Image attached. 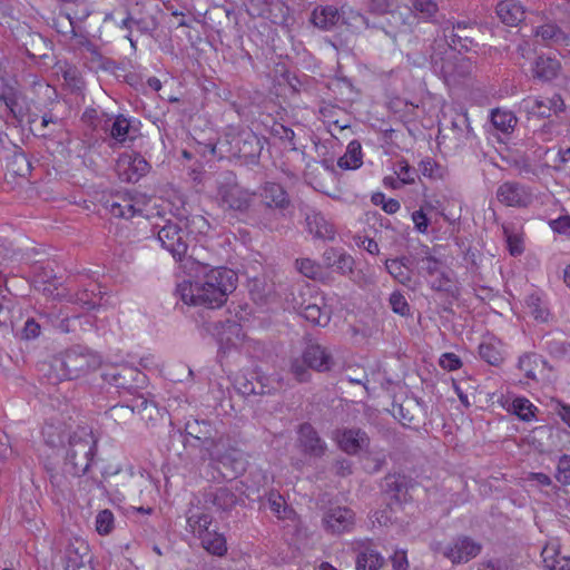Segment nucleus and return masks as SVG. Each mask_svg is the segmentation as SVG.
<instances>
[{
    "label": "nucleus",
    "instance_id": "nucleus-64",
    "mask_svg": "<svg viewBox=\"0 0 570 570\" xmlns=\"http://www.w3.org/2000/svg\"><path fill=\"white\" fill-rule=\"evenodd\" d=\"M556 479L563 485L570 484V455H562L557 465Z\"/></svg>",
    "mask_w": 570,
    "mask_h": 570
},
{
    "label": "nucleus",
    "instance_id": "nucleus-45",
    "mask_svg": "<svg viewBox=\"0 0 570 570\" xmlns=\"http://www.w3.org/2000/svg\"><path fill=\"white\" fill-rule=\"evenodd\" d=\"M23 46L26 47V52L31 58L46 57L49 50V42L40 33H29Z\"/></svg>",
    "mask_w": 570,
    "mask_h": 570
},
{
    "label": "nucleus",
    "instance_id": "nucleus-32",
    "mask_svg": "<svg viewBox=\"0 0 570 570\" xmlns=\"http://www.w3.org/2000/svg\"><path fill=\"white\" fill-rule=\"evenodd\" d=\"M235 386L244 396L264 395L271 392L268 386L255 374H252L250 377L246 375L238 376Z\"/></svg>",
    "mask_w": 570,
    "mask_h": 570
},
{
    "label": "nucleus",
    "instance_id": "nucleus-50",
    "mask_svg": "<svg viewBox=\"0 0 570 570\" xmlns=\"http://www.w3.org/2000/svg\"><path fill=\"white\" fill-rule=\"evenodd\" d=\"M184 230L187 232V237L191 235L206 234L209 229V224L202 215H194L190 217L181 218Z\"/></svg>",
    "mask_w": 570,
    "mask_h": 570
},
{
    "label": "nucleus",
    "instance_id": "nucleus-24",
    "mask_svg": "<svg viewBox=\"0 0 570 570\" xmlns=\"http://www.w3.org/2000/svg\"><path fill=\"white\" fill-rule=\"evenodd\" d=\"M21 98V91L12 85L4 83L0 88V102L6 106L9 116L19 124L22 122L24 117V110L20 104Z\"/></svg>",
    "mask_w": 570,
    "mask_h": 570
},
{
    "label": "nucleus",
    "instance_id": "nucleus-59",
    "mask_svg": "<svg viewBox=\"0 0 570 570\" xmlns=\"http://www.w3.org/2000/svg\"><path fill=\"white\" fill-rule=\"evenodd\" d=\"M309 370L311 368L307 366V362L304 358V353L302 354V357L293 358L291 362V373L301 383L309 381Z\"/></svg>",
    "mask_w": 570,
    "mask_h": 570
},
{
    "label": "nucleus",
    "instance_id": "nucleus-55",
    "mask_svg": "<svg viewBox=\"0 0 570 570\" xmlns=\"http://www.w3.org/2000/svg\"><path fill=\"white\" fill-rule=\"evenodd\" d=\"M546 350L549 354L557 358H566L570 356V343L559 338H550L546 341Z\"/></svg>",
    "mask_w": 570,
    "mask_h": 570
},
{
    "label": "nucleus",
    "instance_id": "nucleus-1",
    "mask_svg": "<svg viewBox=\"0 0 570 570\" xmlns=\"http://www.w3.org/2000/svg\"><path fill=\"white\" fill-rule=\"evenodd\" d=\"M188 261L196 265V275L193 279L179 283L176 293L185 304L202 307L206 312L204 317L210 320L209 312L220 308L227 302L228 295L236 289L237 274L227 267H212L195 259L193 255L188 256ZM200 321L202 318H196L197 323Z\"/></svg>",
    "mask_w": 570,
    "mask_h": 570
},
{
    "label": "nucleus",
    "instance_id": "nucleus-5",
    "mask_svg": "<svg viewBox=\"0 0 570 570\" xmlns=\"http://www.w3.org/2000/svg\"><path fill=\"white\" fill-rule=\"evenodd\" d=\"M155 228H157V238L163 248L167 249L174 258L178 261L186 258L187 263L193 264V261H188L186 257L191 238L187 237L181 218L168 219L163 226L156 225Z\"/></svg>",
    "mask_w": 570,
    "mask_h": 570
},
{
    "label": "nucleus",
    "instance_id": "nucleus-6",
    "mask_svg": "<svg viewBox=\"0 0 570 570\" xmlns=\"http://www.w3.org/2000/svg\"><path fill=\"white\" fill-rule=\"evenodd\" d=\"M217 195L224 209L239 213L248 210L254 196L237 184L236 177L232 173H227L224 179L219 181Z\"/></svg>",
    "mask_w": 570,
    "mask_h": 570
},
{
    "label": "nucleus",
    "instance_id": "nucleus-31",
    "mask_svg": "<svg viewBox=\"0 0 570 570\" xmlns=\"http://www.w3.org/2000/svg\"><path fill=\"white\" fill-rule=\"evenodd\" d=\"M309 20L318 29L331 30L338 22L340 13L333 6H321L313 10Z\"/></svg>",
    "mask_w": 570,
    "mask_h": 570
},
{
    "label": "nucleus",
    "instance_id": "nucleus-43",
    "mask_svg": "<svg viewBox=\"0 0 570 570\" xmlns=\"http://www.w3.org/2000/svg\"><path fill=\"white\" fill-rule=\"evenodd\" d=\"M63 424L47 423L42 429V436L46 443L50 446L65 445V441H68V435Z\"/></svg>",
    "mask_w": 570,
    "mask_h": 570
},
{
    "label": "nucleus",
    "instance_id": "nucleus-28",
    "mask_svg": "<svg viewBox=\"0 0 570 570\" xmlns=\"http://www.w3.org/2000/svg\"><path fill=\"white\" fill-rule=\"evenodd\" d=\"M497 14L500 20L511 27L518 26L525 18V11L515 0H503L497 6Z\"/></svg>",
    "mask_w": 570,
    "mask_h": 570
},
{
    "label": "nucleus",
    "instance_id": "nucleus-7",
    "mask_svg": "<svg viewBox=\"0 0 570 570\" xmlns=\"http://www.w3.org/2000/svg\"><path fill=\"white\" fill-rule=\"evenodd\" d=\"M223 444L214 442L208 452L210 458V468L216 470L225 480H233L244 470L242 453L235 448L222 451Z\"/></svg>",
    "mask_w": 570,
    "mask_h": 570
},
{
    "label": "nucleus",
    "instance_id": "nucleus-63",
    "mask_svg": "<svg viewBox=\"0 0 570 570\" xmlns=\"http://www.w3.org/2000/svg\"><path fill=\"white\" fill-rule=\"evenodd\" d=\"M134 24L140 33L149 36H153L159 26L157 19L154 16L135 18Z\"/></svg>",
    "mask_w": 570,
    "mask_h": 570
},
{
    "label": "nucleus",
    "instance_id": "nucleus-57",
    "mask_svg": "<svg viewBox=\"0 0 570 570\" xmlns=\"http://www.w3.org/2000/svg\"><path fill=\"white\" fill-rule=\"evenodd\" d=\"M535 35L546 41L550 40L554 42H562L567 38L564 32L558 26L552 23L539 27Z\"/></svg>",
    "mask_w": 570,
    "mask_h": 570
},
{
    "label": "nucleus",
    "instance_id": "nucleus-25",
    "mask_svg": "<svg viewBox=\"0 0 570 570\" xmlns=\"http://www.w3.org/2000/svg\"><path fill=\"white\" fill-rule=\"evenodd\" d=\"M256 16L266 18L278 26H289L293 21L288 6L282 0H269L265 7L257 9Z\"/></svg>",
    "mask_w": 570,
    "mask_h": 570
},
{
    "label": "nucleus",
    "instance_id": "nucleus-53",
    "mask_svg": "<svg viewBox=\"0 0 570 570\" xmlns=\"http://www.w3.org/2000/svg\"><path fill=\"white\" fill-rule=\"evenodd\" d=\"M191 532L199 539L200 534L207 533L212 524V517L206 513L191 514L187 519Z\"/></svg>",
    "mask_w": 570,
    "mask_h": 570
},
{
    "label": "nucleus",
    "instance_id": "nucleus-8",
    "mask_svg": "<svg viewBox=\"0 0 570 570\" xmlns=\"http://www.w3.org/2000/svg\"><path fill=\"white\" fill-rule=\"evenodd\" d=\"M202 326L217 338L219 348L223 352L237 346L244 338V333L239 323L227 320L212 321L202 316Z\"/></svg>",
    "mask_w": 570,
    "mask_h": 570
},
{
    "label": "nucleus",
    "instance_id": "nucleus-54",
    "mask_svg": "<svg viewBox=\"0 0 570 570\" xmlns=\"http://www.w3.org/2000/svg\"><path fill=\"white\" fill-rule=\"evenodd\" d=\"M267 504L269 510L278 518L286 519L292 510L288 509L284 498L276 492H271L267 497Z\"/></svg>",
    "mask_w": 570,
    "mask_h": 570
},
{
    "label": "nucleus",
    "instance_id": "nucleus-10",
    "mask_svg": "<svg viewBox=\"0 0 570 570\" xmlns=\"http://www.w3.org/2000/svg\"><path fill=\"white\" fill-rule=\"evenodd\" d=\"M482 543L469 535H456L442 550V554L453 564L466 563L482 551Z\"/></svg>",
    "mask_w": 570,
    "mask_h": 570
},
{
    "label": "nucleus",
    "instance_id": "nucleus-35",
    "mask_svg": "<svg viewBox=\"0 0 570 570\" xmlns=\"http://www.w3.org/2000/svg\"><path fill=\"white\" fill-rule=\"evenodd\" d=\"M389 17L380 21V23H384L386 28L397 27V36L400 33H404L411 30L412 24L416 21V14H413L411 11H400V10H391L387 12Z\"/></svg>",
    "mask_w": 570,
    "mask_h": 570
},
{
    "label": "nucleus",
    "instance_id": "nucleus-26",
    "mask_svg": "<svg viewBox=\"0 0 570 570\" xmlns=\"http://www.w3.org/2000/svg\"><path fill=\"white\" fill-rule=\"evenodd\" d=\"M305 220L308 232L313 234L314 237L324 240L334 239V226L327 222L324 215H322L320 212L314 209L308 210L305 215Z\"/></svg>",
    "mask_w": 570,
    "mask_h": 570
},
{
    "label": "nucleus",
    "instance_id": "nucleus-22",
    "mask_svg": "<svg viewBox=\"0 0 570 570\" xmlns=\"http://www.w3.org/2000/svg\"><path fill=\"white\" fill-rule=\"evenodd\" d=\"M237 488L219 487L205 495V502L212 503L218 511H230L242 500L237 494Z\"/></svg>",
    "mask_w": 570,
    "mask_h": 570
},
{
    "label": "nucleus",
    "instance_id": "nucleus-4",
    "mask_svg": "<svg viewBox=\"0 0 570 570\" xmlns=\"http://www.w3.org/2000/svg\"><path fill=\"white\" fill-rule=\"evenodd\" d=\"M219 145L227 144L229 147L227 151L247 161L255 163L264 147V138L256 135L250 129H243L239 131L230 130L223 139H219Z\"/></svg>",
    "mask_w": 570,
    "mask_h": 570
},
{
    "label": "nucleus",
    "instance_id": "nucleus-58",
    "mask_svg": "<svg viewBox=\"0 0 570 570\" xmlns=\"http://www.w3.org/2000/svg\"><path fill=\"white\" fill-rule=\"evenodd\" d=\"M527 306L530 308V313L533 315L535 320L547 321L549 312L544 306L542 299L537 294L528 295L525 299Z\"/></svg>",
    "mask_w": 570,
    "mask_h": 570
},
{
    "label": "nucleus",
    "instance_id": "nucleus-20",
    "mask_svg": "<svg viewBox=\"0 0 570 570\" xmlns=\"http://www.w3.org/2000/svg\"><path fill=\"white\" fill-rule=\"evenodd\" d=\"M298 442L303 452L309 456L321 458L327 450L325 441L309 423L301 424L298 429Z\"/></svg>",
    "mask_w": 570,
    "mask_h": 570
},
{
    "label": "nucleus",
    "instance_id": "nucleus-2",
    "mask_svg": "<svg viewBox=\"0 0 570 570\" xmlns=\"http://www.w3.org/2000/svg\"><path fill=\"white\" fill-rule=\"evenodd\" d=\"M101 365V356L91 350L76 345L55 356L46 375L52 384L62 380H76L96 371Z\"/></svg>",
    "mask_w": 570,
    "mask_h": 570
},
{
    "label": "nucleus",
    "instance_id": "nucleus-12",
    "mask_svg": "<svg viewBox=\"0 0 570 570\" xmlns=\"http://www.w3.org/2000/svg\"><path fill=\"white\" fill-rule=\"evenodd\" d=\"M474 137L473 129L466 112L456 114L452 120L451 126L446 132L442 135L443 142L453 149H460L470 142Z\"/></svg>",
    "mask_w": 570,
    "mask_h": 570
},
{
    "label": "nucleus",
    "instance_id": "nucleus-18",
    "mask_svg": "<svg viewBox=\"0 0 570 570\" xmlns=\"http://www.w3.org/2000/svg\"><path fill=\"white\" fill-rule=\"evenodd\" d=\"M157 412L158 410L154 402L142 395H139L134 397L130 404L112 406L109 410V415L117 420L119 417H126L127 415L137 413L142 420H151Z\"/></svg>",
    "mask_w": 570,
    "mask_h": 570
},
{
    "label": "nucleus",
    "instance_id": "nucleus-14",
    "mask_svg": "<svg viewBox=\"0 0 570 570\" xmlns=\"http://www.w3.org/2000/svg\"><path fill=\"white\" fill-rule=\"evenodd\" d=\"M520 109L527 114L528 118L544 119L551 117L552 114L563 111L564 104L559 95L544 99L527 98L521 101Z\"/></svg>",
    "mask_w": 570,
    "mask_h": 570
},
{
    "label": "nucleus",
    "instance_id": "nucleus-27",
    "mask_svg": "<svg viewBox=\"0 0 570 570\" xmlns=\"http://www.w3.org/2000/svg\"><path fill=\"white\" fill-rule=\"evenodd\" d=\"M384 558L371 547L368 541L360 543L356 557V570H380Z\"/></svg>",
    "mask_w": 570,
    "mask_h": 570
},
{
    "label": "nucleus",
    "instance_id": "nucleus-39",
    "mask_svg": "<svg viewBox=\"0 0 570 570\" xmlns=\"http://www.w3.org/2000/svg\"><path fill=\"white\" fill-rule=\"evenodd\" d=\"M547 362L535 353H525L520 356L518 367L524 372L525 376L531 380H537L538 372H542Z\"/></svg>",
    "mask_w": 570,
    "mask_h": 570
},
{
    "label": "nucleus",
    "instance_id": "nucleus-13",
    "mask_svg": "<svg viewBox=\"0 0 570 570\" xmlns=\"http://www.w3.org/2000/svg\"><path fill=\"white\" fill-rule=\"evenodd\" d=\"M476 28L470 22H458L444 29V38L449 47L455 51H470L476 47L474 35Z\"/></svg>",
    "mask_w": 570,
    "mask_h": 570
},
{
    "label": "nucleus",
    "instance_id": "nucleus-49",
    "mask_svg": "<svg viewBox=\"0 0 570 570\" xmlns=\"http://www.w3.org/2000/svg\"><path fill=\"white\" fill-rule=\"evenodd\" d=\"M17 302L11 295L0 294V327L13 330L12 314Z\"/></svg>",
    "mask_w": 570,
    "mask_h": 570
},
{
    "label": "nucleus",
    "instance_id": "nucleus-38",
    "mask_svg": "<svg viewBox=\"0 0 570 570\" xmlns=\"http://www.w3.org/2000/svg\"><path fill=\"white\" fill-rule=\"evenodd\" d=\"M202 547L210 554L223 557L227 552L226 539L216 530H210L205 534H200Z\"/></svg>",
    "mask_w": 570,
    "mask_h": 570
},
{
    "label": "nucleus",
    "instance_id": "nucleus-60",
    "mask_svg": "<svg viewBox=\"0 0 570 570\" xmlns=\"http://www.w3.org/2000/svg\"><path fill=\"white\" fill-rule=\"evenodd\" d=\"M114 514L110 510H101L96 517V530L100 535L109 534L114 529Z\"/></svg>",
    "mask_w": 570,
    "mask_h": 570
},
{
    "label": "nucleus",
    "instance_id": "nucleus-30",
    "mask_svg": "<svg viewBox=\"0 0 570 570\" xmlns=\"http://www.w3.org/2000/svg\"><path fill=\"white\" fill-rule=\"evenodd\" d=\"M88 554V544L81 538L69 540L63 551V560L66 570L70 568L76 570L82 566L83 557Z\"/></svg>",
    "mask_w": 570,
    "mask_h": 570
},
{
    "label": "nucleus",
    "instance_id": "nucleus-48",
    "mask_svg": "<svg viewBox=\"0 0 570 570\" xmlns=\"http://www.w3.org/2000/svg\"><path fill=\"white\" fill-rule=\"evenodd\" d=\"M411 11L413 14H420L426 21H433L439 11V6L435 0H410Z\"/></svg>",
    "mask_w": 570,
    "mask_h": 570
},
{
    "label": "nucleus",
    "instance_id": "nucleus-51",
    "mask_svg": "<svg viewBox=\"0 0 570 570\" xmlns=\"http://www.w3.org/2000/svg\"><path fill=\"white\" fill-rule=\"evenodd\" d=\"M8 169L17 176L26 177L31 171V164L23 153H14L8 163Z\"/></svg>",
    "mask_w": 570,
    "mask_h": 570
},
{
    "label": "nucleus",
    "instance_id": "nucleus-47",
    "mask_svg": "<svg viewBox=\"0 0 570 570\" xmlns=\"http://www.w3.org/2000/svg\"><path fill=\"white\" fill-rule=\"evenodd\" d=\"M491 122L498 130L508 134L514 128L518 119L511 111L494 109L491 112Z\"/></svg>",
    "mask_w": 570,
    "mask_h": 570
},
{
    "label": "nucleus",
    "instance_id": "nucleus-62",
    "mask_svg": "<svg viewBox=\"0 0 570 570\" xmlns=\"http://www.w3.org/2000/svg\"><path fill=\"white\" fill-rule=\"evenodd\" d=\"M389 302H390V306L394 313H396L401 316L410 315V311H411L410 305L401 292H399V291L393 292L390 295Z\"/></svg>",
    "mask_w": 570,
    "mask_h": 570
},
{
    "label": "nucleus",
    "instance_id": "nucleus-19",
    "mask_svg": "<svg viewBox=\"0 0 570 570\" xmlns=\"http://www.w3.org/2000/svg\"><path fill=\"white\" fill-rule=\"evenodd\" d=\"M307 366L317 372H327L334 365L333 356L327 347L309 341L303 351Z\"/></svg>",
    "mask_w": 570,
    "mask_h": 570
},
{
    "label": "nucleus",
    "instance_id": "nucleus-56",
    "mask_svg": "<svg viewBox=\"0 0 570 570\" xmlns=\"http://www.w3.org/2000/svg\"><path fill=\"white\" fill-rule=\"evenodd\" d=\"M297 271L307 278L316 279L322 275L321 265L309 258H301L295 262Z\"/></svg>",
    "mask_w": 570,
    "mask_h": 570
},
{
    "label": "nucleus",
    "instance_id": "nucleus-9",
    "mask_svg": "<svg viewBox=\"0 0 570 570\" xmlns=\"http://www.w3.org/2000/svg\"><path fill=\"white\" fill-rule=\"evenodd\" d=\"M304 296L305 293L301 291L298 298L294 297L293 308L309 323L326 326L331 320V308L326 306L324 297L309 295V298L305 299Z\"/></svg>",
    "mask_w": 570,
    "mask_h": 570
},
{
    "label": "nucleus",
    "instance_id": "nucleus-46",
    "mask_svg": "<svg viewBox=\"0 0 570 570\" xmlns=\"http://www.w3.org/2000/svg\"><path fill=\"white\" fill-rule=\"evenodd\" d=\"M62 126V120L51 112L45 114L41 116V120L39 124L35 126V135L41 137H51L53 136Z\"/></svg>",
    "mask_w": 570,
    "mask_h": 570
},
{
    "label": "nucleus",
    "instance_id": "nucleus-40",
    "mask_svg": "<svg viewBox=\"0 0 570 570\" xmlns=\"http://www.w3.org/2000/svg\"><path fill=\"white\" fill-rule=\"evenodd\" d=\"M362 164V146L360 141L352 140L347 145L346 153L338 158L337 166L342 169H356Z\"/></svg>",
    "mask_w": 570,
    "mask_h": 570
},
{
    "label": "nucleus",
    "instance_id": "nucleus-23",
    "mask_svg": "<svg viewBox=\"0 0 570 570\" xmlns=\"http://www.w3.org/2000/svg\"><path fill=\"white\" fill-rule=\"evenodd\" d=\"M470 61L464 58L444 59L440 72L448 85H456L470 73Z\"/></svg>",
    "mask_w": 570,
    "mask_h": 570
},
{
    "label": "nucleus",
    "instance_id": "nucleus-44",
    "mask_svg": "<svg viewBox=\"0 0 570 570\" xmlns=\"http://www.w3.org/2000/svg\"><path fill=\"white\" fill-rule=\"evenodd\" d=\"M107 130L116 142L124 144L128 138L132 139L130 120L124 115H118Z\"/></svg>",
    "mask_w": 570,
    "mask_h": 570
},
{
    "label": "nucleus",
    "instance_id": "nucleus-3",
    "mask_svg": "<svg viewBox=\"0 0 570 570\" xmlns=\"http://www.w3.org/2000/svg\"><path fill=\"white\" fill-rule=\"evenodd\" d=\"M65 446L66 471L76 476L85 474L97 453V440L92 432L87 428H78L68 435Z\"/></svg>",
    "mask_w": 570,
    "mask_h": 570
},
{
    "label": "nucleus",
    "instance_id": "nucleus-37",
    "mask_svg": "<svg viewBox=\"0 0 570 570\" xmlns=\"http://www.w3.org/2000/svg\"><path fill=\"white\" fill-rule=\"evenodd\" d=\"M560 67V62L557 59L538 57L534 62L533 73L540 80L550 81L558 76Z\"/></svg>",
    "mask_w": 570,
    "mask_h": 570
},
{
    "label": "nucleus",
    "instance_id": "nucleus-33",
    "mask_svg": "<svg viewBox=\"0 0 570 570\" xmlns=\"http://www.w3.org/2000/svg\"><path fill=\"white\" fill-rule=\"evenodd\" d=\"M208 428L209 425L205 421H203L202 423L198 421H195L193 423L188 422L186 424V442L190 443L191 445H196L195 443H191V438L196 443L204 446L206 451H209L212 444H214L215 441L209 435H207Z\"/></svg>",
    "mask_w": 570,
    "mask_h": 570
},
{
    "label": "nucleus",
    "instance_id": "nucleus-29",
    "mask_svg": "<svg viewBox=\"0 0 570 570\" xmlns=\"http://www.w3.org/2000/svg\"><path fill=\"white\" fill-rule=\"evenodd\" d=\"M259 195L267 207L284 209L289 205L288 195L279 184L266 183Z\"/></svg>",
    "mask_w": 570,
    "mask_h": 570
},
{
    "label": "nucleus",
    "instance_id": "nucleus-42",
    "mask_svg": "<svg viewBox=\"0 0 570 570\" xmlns=\"http://www.w3.org/2000/svg\"><path fill=\"white\" fill-rule=\"evenodd\" d=\"M385 268L387 273L400 284L410 286L412 283V268L410 265H404L401 261L386 259Z\"/></svg>",
    "mask_w": 570,
    "mask_h": 570
},
{
    "label": "nucleus",
    "instance_id": "nucleus-52",
    "mask_svg": "<svg viewBox=\"0 0 570 570\" xmlns=\"http://www.w3.org/2000/svg\"><path fill=\"white\" fill-rule=\"evenodd\" d=\"M512 412L522 421L529 422L534 417L537 407L525 397H517L512 402Z\"/></svg>",
    "mask_w": 570,
    "mask_h": 570
},
{
    "label": "nucleus",
    "instance_id": "nucleus-11",
    "mask_svg": "<svg viewBox=\"0 0 570 570\" xmlns=\"http://www.w3.org/2000/svg\"><path fill=\"white\" fill-rule=\"evenodd\" d=\"M346 22L355 28L356 30L364 28L368 31V37L377 38L383 41L382 38L389 39L392 43L396 42L397 39V27L386 28L384 23L372 21L366 14L357 10H350L345 17Z\"/></svg>",
    "mask_w": 570,
    "mask_h": 570
},
{
    "label": "nucleus",
    "instance_id": "nucleus-15",
    "mask_svg": "<svg viewBox=\"0 0 570 570\" xmlns=\"http://www.w3.org/2000/svg\"><path fill=\"white\" fill-rule=\"evenodd\" d=\"M497 199L505 206L528 207L533 196L527 186L518 181H505L498 187Z\"/></svg>",
    "mask_w": 570,
    "mask_h": 570
},
{
    "label": "nucleus",
    "instance_id": "nucleus-36",
    "mask_svg": "<svg viewBox=\"0 0 570 570\" xmlns=\"http://www.w3.org/2000/svg\"><path fill=\"white\" fill-rule=\"evenodd\" d=\"M479 355L490 365H500L504 358L501 348V342L494 337L483 341L479 345Z\"/></svg>",
    "mask_w": 570,
    "mask_h": 570
},
{
    "label": "nucleus",
    "instance_id": "nucleus-41",
    "mask_svg": "<svg viewBox=\"0 0 570 570\" xmlns=\"http://www.w3.org/2000/svg\"><path fill=\"white\" fill-rule=\"evenodd\" d=\"M107 208L112 216L126 219L135 217L140 212L135 207L132 200L127 197H119L111 202L108 200Z\"/></svg>",
    "mask_w": 570,
    "mask_h": 570
},
{
    "label": "nucleus",
    "instance_id": "nucleus-17",
    "mask_svg": "<svg viewBox=\"0 0 570 570\" xmlns=\"http://www.w3.org/2000/svg\"><path fill=\"white\" fill-rule=\"evenodd\" d=\"M334 440L338 448L350 455H355L370 446V438L366 432L356 428L336 430Z\"/></svg>",
    "mask_w": 570,
    "mask_h": 570
},
{
    "label": "nucleus",
    "instance_id": "nucleus-21",
    "mask_svg": "<svg viewBox=\"0 0 570 570\" xmlns=\"http://www.w3.org/2000/svg\"><path fill=\"white\" fill-rule=\"evenodd\" d=\"M323 521L332 533L348 532L354 525L355 513L348 508L336 507L325 513Z\"/></svg>",
    "mask_w": 570,
    "mask_h": 570
},
{
    "label": "nucleus",
    "instance_id": "nucleus-61",
    "mask_svg": "<svg viewBox=\"0 0 570 570\" xmlns=\"http://www.w3.org/2000/svg\"><path fill=\"white\" fill-rule=\"evenodd\" d=\"M42 325L39 320L29 317L20 331L19 337L23 341H32L40 336Z\"/></svg>",
    "mask_w": 570,
    "mask_h": 570
},
{
    "label": "nucleus",
    "instance_id": "nucleus-16",
    "mask_svg": "<svg viewBox=\"0 0 570 570\" xmlns=\"http://www.w3.org/2000/svg\"><path fill=\"white\" fill-rule=\"evenodd\" d=\"M104 379L115 387L130 393L145 383V375L137 368L129 366L110 368L104 373Z\"/></svg>",
    "mask_w": 570,
    "mask_h": 570
},
{
    "label": "nucleus",
    "instance_id": "nucleus-34",
    "mask_svg": "<svg viewBox=\"0 0 570 570\" xmlns=\"http://www.w3.org/2000/svg\"><path fill=\"white\" fill-rule=\"evenodd\" d=\"M543 564L547 570H570V558L560 557L557 544H547L541 552Z\"/></svg>",
    "mask_w": 570,
    "mask_h": 570
}]
</instances>
